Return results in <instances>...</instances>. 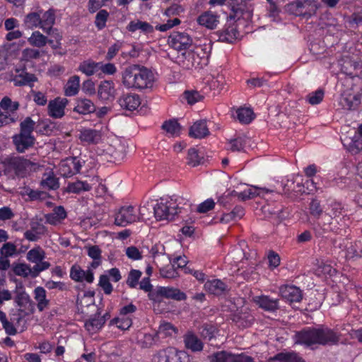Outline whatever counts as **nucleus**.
Segmentation results:
<instances>
[{
    "instance_id": "obj_56",
    "label": "nucleus",
    "mask_w": 362,
    "mask_h": 362,
    "mask_svg": "<svg viewBox=\"0 0 362 362\" xmlns=\"http://www.w3.org/2000/svg\"><path fill=\"white\" fill-rule=\"evenodd\" d=\"M324 95V90L318 89L309 93L306 97V100L312 105H318L322 101Z\"/></svg>"
},
{
    "instance_id": "obj_18",
    "label": "nucleus",
    "mask_w": 362,
    "mask_h": 362,
    "mask_svg": "<svg viewBox=\"0 0 362 362\" xmlns=\"http://www.w3.org/2000/svg\"><path fill=\"white\" fill-rule=\"evenodd\" d=\"M40 28L46 33L48 35H52L54 32L57 31L56 28H53L55 23V11L52 8H49L47 11L40 13Z\"/></svg>"
},
{
    "instance_id": "obj_27",
    "label": "nucleus",
    "mask_w": 362,
    "mask_h": 362,
    "mask_svg": "<svg viewBox=\"0 0 362 362\" xmlns=\"http://www.w3.org/2000/svg\"><path fill=\"white\" fill-rule=\"evenodd\" d=\"M305 362V360L295 352H281L270 357L267 362Z\"/></svg>"
},
{
    "instance_id": "obj_14",
    "label": "nucleus",
    "mask_w": 362,
    "mask_h": 362,
    "mask_svg": "<svg viewBox=\"0 0 362 362\" xmlns=\"http://www.w3.org/2000/svg\"><path fill=\"white\" fill-rule=\"evenodd\" d=\"M117 102L122 109L133 111L141 105V98L136 93H123Z\"/></svg>"
},
{
    "instance_id": "obj_58",
    "label": "nucleus",
    "mask_w": 362,
    "mask_h": 362,
    "mask_svg": "<svg viewBox=\"0 0 362 362\" xmlns=\"http://www.w3.org/2000/svg\"><path fill=\"white\" fill-rule=\"evenodd\" d=\"M160 274L163 278L166 279H175L178 276V272L175 264L168 265L160 269Z\"/></svg>"
},
{
    "instance_id": "obj_3",
    "label": "nucleus",
    "mask_w": 362,
    "mask_h": 362,
    "mask_svg": "<svg viewBox=\"0 0 362 362\" xmlns=\"http://www.w3.org/2000/svg\"><path fill=\"white\" fill-rule=\"evenodd\" d=\"M4 164L5 173H13L18 177H25L31 172L37 171L40 167L39 163L35 160H31L23 156L6 158L4 161Z\"/></svg>"
},
{
    "instance_id": "obj_12",
    "label": "nucleus",
    "mask_w": 362,
    "mask_h": 362,
    "mask_svg": "<svg viewBox=\"0 0 362 362\" xmlns=\"http://www.w3.org/2000/svg\"><path fill=\"white\" fill-rule=\"evenodd\" d=\"M181 355L187 358V356L173 347H168L165 349L160 350L153 356V362H182Z\"/></svg>"
},
{
    "instance_id": "obj_11",
    "label": "nucleus",
    "mask_w": 362,
    "mask_h": 362,
    "mask_svg": "<svg viewBox=\"0 0 362 362\" xmlns=\"http://www.w3.org/2000/svg\"><path fill=\"white\" fill-rule=\"evenodd\" d=\"M16 296H15L14 301L18 307V310L21 313L32 315L35 310L34 302L31 300L30 296L22 289L19 291H16Z\"/></svg>"
},
{
    "instance_id": "obj_53",
    "label": "nucleus",
    "mask_w": 362,
    "mask_h": 362,
    "mask_svg": "<svg viewBox=\"0 0 362 362\" xmlns=\"http://www.w3.org/2000/svg\"><path fill=\"white\" fill-rule=\"evenodd\" d=\"M25 194L31 201H43L49 197V194H47V192L41 190H35L30 188L26 189Z\"/></svg>"
},
{
    "instance_id": "obj_6",
    "label": "nucleus",
    "mask_w": 362,
    "mask_h": 362,
    "mask_svg": "<svg viewBox=\"0 0 362 362\" xmlns=\"http://www.w3.org/2000/svg\"><path fill=\"white\" fill-rule=\"evenodd\" d=\"M149 298L155 302L161 301L162 298L173 299L177 301L185 300L187 295L178 288L169 286L158 287L153 292L149 293Z\"/></svg>"
},
{
    "instance_id": "obj_54",
    "label": "nucleus",
    "mask_w": 362,
    "mask_h": 362,
    "mask_svg": "<svg viewBox=\"0 0 362 362\" xmlns=\"http://www.w3.org/2000/svg\"><path fill=\"white\" fill-rule=\"evenodd\" d=\"M141 272L137 269H132L129 272L127 279V284L128 286L131 288H134L136 287L139 283V280L140 279L141 276Z\"/></svg>"
},
{
    "instance_id": "obj_64",
    "label": "nucleus",
    "mask_w": 362,
    "mask_h": 362,
    "mask_svg": "<svg viewBox=\"0 0 362 362\" xmlns=\"http://www.w3.org/2000/svg\"><path fill=\"white\" fill-rule=\"evenodd\" d=\"M16 251V246L11 243H4L0 250V255L4 257L13 256Z\"/></svg>"
},
{
    "instance_id": "obj_51",
    "label": "nucleus",
    "mask_w": 362,
    "mask_h": 362,
    "mask_svg": "<svg viewBox=\"0 0 362 362\" xmlns=\"http://www.w3.org/2000/svg\"><path fill=\"white\" fill-rule=\"evenodd\" d=\"M13 271L16 275L28 277L29 275L32 276V268L25 263H18L13 265Z\"/></svg>"
},
{
    "instance_id": "obj_41",
    "label": "nucleus",
    "mask_w": 362,
    "mask_h": 362,
    "mask_svg": "<svg viewBox=\"0 0 362 362\" xmlns=\"http://www.w3.org/2000/svg\"><path fill=\"white\" fill-rule=\"evenodd\" d=\"M35 122L30 117H27L20 123V132L18 134L25 136H34L33 132L34 131Z\"/></svg>"
},
{
    "instance_id": "obj_31",
    "label": "nucleus",
    "mask_w": 362,
    "mask_h": 362,
    "mask_svg": "<svg viewBox=\"0 0 362 362\" xmlns=\"http://www.w3.org/2000/svg\"><path fill=\"white\" fill-rule=\"evenodd\" d=\"M34 298L37 302V307L39 311H43L49 305V300L47 298L46 291L42 286L34 289Z\"/></svg>"
},
{
    "instance_id": "obj_33",
    "label": "nucleus",
    "mask_w": 362,
    "mask_h": 362,
    "mask_svg": "<svg viewBox=\"0 0 362 362\" xmlns=\"http://www.w3.org/2000/svg\"><path fill=\"white\" fill-rule=\"evenodd\" d=\"M101 135L99 131L92 129H85L81 131L79 139L88 144H97L100 140Z\"/></svg>"
},
{
    "instance_id": "obj_29",
    "label": "nucleus",
    "mask_w": 362,
    "mask_h": 362,
    "mask_svg": "<svg viewBox=\"0 0 362 362\" xmlns=\"http://www.w3.org/2000/svg\"><path fill=\"white\" fill-rule=\"evenodd\" d=\"M105 323V317H100V312H97L85 323L88 332H96L100 329Z\"/></svg>"
},
{
    "instance_id": "obj_57",
    "label": "nucleus",
    "mask_w": 362,
    "mask_h": 362,
    "mask_svg": "<svg viewBox=\"0 0 362 362\" xmlns=\"http://www.w3.org/2000/svg\"><path fill=\"white\" fill-rule=\"evenodd\" d=\"M183 97L189 105H194L203 98V96L197 90H185Z\"/></svg>"
},
{
    "instance_id": "obj_24",
    "label": "nucleus",
    "mask_w": 362,
    "mask_h": 362,
    "mask_svg": "<svg viewBox=\"0 0 362 362\" xmlns=\"http://www.w3.org/2000/svg\"><path fill=\"white\" fill-rule=\"evenodd\" d=\"M272 192V190H269L265 188L252 187L247 188L240 192H235V194L237 195L238 199L241 201H245L257 196H264L265 194H268Z\"/></svg>"
},
{
    "instance_id": "obj_7",
    "label": "nucleus",
    "mask_w": 362,
    "mask_h": 362,
    "mask_svg": "<svg viewBox=\"0 0 362 362\" xmlns=\"http://www.w3.org/2000/svg\"><path fill=\"white\" fill-rule=\"evenodd\" d=\"M137 221H139L137 210L132 205L122 206L115 214V223L119 226L124 227Z\"/></svg>"
},
{
    "instance_id": "obj_8",
    "label": "nucleus",
    "mask_w": 362,
    "mask_h": 362,
    "mask_svg": "<svg viewBox=\"0 0 362 362\" xmlns=\"http://www.w3.org/2000/svg\"><path fill=\"white\" fill-rule=\"evenodd\" d=\"M85 164V160L79 157H69L59 164V173L63 177H71L78 173Z\"/></svg>"
},
{
    "instance_id": "obj_59",
    "label": "nucleus",
    "mask_w": 362,
    "mask_h": 362,
    "mask_svg": "<svg viewBox=\"0 0 362 362\" xmlns=\"http://www.w3.org/2000/svg\"><path fill=\"white\" fill-rule=\"evenodd\" d=\"M199 330L200 334L204 339L211 340L214 337L216 328L212 325L204 324L201 326Z\"/></svg>"
},
{
    "instance_id": "obj_25",
    "label": "nucleus",
    "mask_w": 362,
    "mask_h": 362,
    "mask_svg": "<svg viewBox=\"0 0 362 362\" xmlns=\"http://www.w3.org/2000/svg\"><path fill=\"white\" fill-rule=\"evenodd\" d=\"M197 22L200 25L212 30L214 29L218 23V16L211 11H206L198 17Z\"/></svg>"
},
{
    "instance_id": "obj_9",
    "label": "nucleus",
    "mask_w": 362,
    "mask_h": 362,
    "mask_svg": "<svg viewBox=\"0 0 362 362\" xmlns=\"http://www.w3.org/2000/svg\"><path fill=\"white\" fill-rule=\"evenodd\" d=\"M168 45L177 51L188 49L192 43V39L186 33L173 32L168 40Z\"/></svg>"
},
{
    "instance_id": "obj_26",
    "label": "nucleus",
    "mask_w": 362,
    "mask_h": 362,
    "mask_svg": "<svg viewBox=\"0 0 362 362\" xmlns=\"http://www.w3.org/2000/svg\"><path fill=\"white\" fill-rule=\"evenodd\" d=\"M74 111L81 115L90 114L95 111V105L90 99L80 98L76 100Z\"/></svg>"
},
{
    "instance_id": "obj_20",
    "label": "nucleus",
    "mask_w": 362,
    "mask_h": 362,
    "mask_svg": "<svg viewBox=\"0 0 362 362\" xmlns=\"http://www.w3.org/2000/svg\"><path fill=\"white\" fill-rule=\"evenodd\" d=\"M210 134L206 119L196 121L189 128V136L194 139H204Z\"/></svg>"
},
{
    "instance_id": "obj_21",
    "label": "nucleus",
    "mask_w": 362,
    "mask_h": 362,
    "mask_svg": "<svg viewBox=\"0 0 362 362\" xmlns=\"http://www.w3.org/2000/svg\"><path fill=\"white\" fill-rule=\"evenodd\" d=\"M13 144L18 153H24L33 147L35 143V136H25L16 134L12 136Z\"/></svg>"
},
{
    "instance_id": "obj_49",
    "label": "nucleus",
    "mask_w": 362,
    "mask_h": 362,
    "mask_svg": "<svg viewBox=\"0 0 362 362\" xmlns=\"http://www.w3.org/2000/svg\"><path fill=\"white\" fill-rule=\"evenodd\" d=\"M109 17V13L105 10H100L95 16V25L100 30L105 28Z\"/></svg>"
},
{
    "instance_id": "obj_61",
    "label": "nucleus",
    "mask_w": 362,
    "mask_h": 362,
    "mask_svg": "<svg viewBox=\"0 0 362 362\" xmlns=\"http://www.w3.org/2000/svg\"><path fill=\"white\" fill-rule=\"evenodd\" d=\"M98 286L102 288L106 295L112 293L113 287L110 284L109 276L107 274H102L100 276Z\"/></svg>"
},
{
    "instance_id": "obj_22",
    "label": "nucleus",
    "mask_w": 362,
    "mask_h": 362,
    "mask_svg": "<svg viewBox=\"0 0 362 362\" xmlns=\"http://www.w3.org/2000/svg\"><path fill=\"white\" fill-rule=\"evenodd\" d=\"M47 233L46 227L41 223L32 222L30 229L24 233V237L29 241L35 242Z\"/></svg>"
},
{
    "instance_id": "obj_5",
    "label": "nucleus",
    "mask_w": 362,
    "mask_h": 362,
    "mask_svg": "<svg viewBox=\"0 0 362 362\" xmlns=\"http://www.w3.org/2000/svg\"><path fill=\"white\" fill-rule=\"evenodd\" d=\"M320 5L316 0H296L287 5L288 11L307 19L316 14Z\"/></svg>"
},
{
    "instance_id": "obj_10",
    "label": "nucleus",
    "mask_w": 362,
    "mask_h": 362,
    "mask_svg": "<svg viewBox=\"0 0 362 362\" xmlns=\"http://www.w3.org/2000/svg\"><path fill=\"white\" fill-rule=\"evenodd\" d=\"M97 93L98 98L102 101L112 102L117 95V89L112 80L100 81L98 86Z\"/></svg>"
},
{
    "instance_id": "obj_38",
    "label": "nucleus",
    "mask_w": 362,
    "mask_h": 362,
    "mask_svg": "<svg viewBox=\"0 0 362 362\" xmlns=\"http://www.w3.org/2000/svg\"><path fill=\"white\" fill-rule=\"evenodd\" d=\"M218 41L233 43L238 37V33L235 28L228 27L218 33Z\"/></svg>"
},
{
    "instance_id": "obj_1",
    "label": "nucleus",
    "mask_w": 362,
    "mask_h": 362,
    "mask_svg": "<svg viewBox=\"0 0 362 362\" xmlns=\"http://www.w3.org/2000/svg\"><path fill=\"white\" fill-rule=\"evenodd\" d=\"M341 339V334L326 326L319 327H304L295 332L292 339L295 344L314 349L317 346L337 345Z\"/></svg>"
},
{
    "instance_id": "obj_39",
    "label": "nucleus",
    "mask_w": 362,
    "mask_h": 362,
    "mask_svg": "<svg viewBox=\"0 0 362 362\" xmlns=\"http://www.w3.org/2000/svg\"><path fill=\"white\" fill-rule=\"evenodd\" d=\"M80 86V78L74 75L67 81L64 87V93L66 96H73L78 93Z\"/></svg>"
},
{
    "instance_id": "obj_63",
    "label": "nucleus",
    "mask_w": 362,
    "mask_h": 362,
    "mask_svg": "<svg viewBox=\"0 0 362 362\" xmlns=\"http://www.w3.org/2000/svg\"><path fill=\"white\" fill-rule=\"evenodd\" d=\"M50 267V263L48 262H45L41 260V262H37L32 267V277H37L40 272L47 270Z\"/></svg>"
},
{
    "instance_id": "obj_30",
    "label": "nucleus",
    "mask_w": 362,
    "mask_h": 362,
    "mask_svg": "<svg viewBox=\"0 0 362 362\" xmlns=\"http://www.w3.org/2000/svg\"><path fill=\"white\" fill-rule=\"evenodd\" d=\"M40 185L45 189L56 190L59 187V179L53 172L45 173L40 182Z\"/></svg>"
},
{
    "instance_id": "obj_40",
    "label": "nucleus",
    "mask_w": 362,
    "mask_h": 362,
    "mask_svg": "<svg viewBox=\"0 0 362 362\" xmlns=\"http://www.w3.org/2000/svg\"><path fill=\"white\" fill-rule=\"evenodd\" d=\"M28 42L33 47L41 48L47 44V37L40 31H34L30 37L28 38Z\"/></svg>"
},
{
    "instance_id": "obj_36",
    "label": "nucleus",
    "mask_w": 362,
    "mask_h": 362,
    "mask_svg": "<svg viewBox=\"0 0 362 362\" xmlns=\"http://www.w3.org/2000/svg\"><path fill=\"white\" fill-rule=\"evenodd\" d=\"M78 70L87 76H93L99 71V62L90 59L83 61L80 64Z\"/></svg>"
},
{
    "instance_id": "obj_2",
    "label": "nucleus",
    "mask_w": 362,
    "mask_h": 362,
    "mask_svg": "<svg viewBox=\"0 0 362 362\" xmlns=\"http://www.w3.org/2000/svg\"><path fill=\"white\" fill-rule=\"evenodd\" d=\"M122 83L128 89L143 90L151 88L154 83L153 72L144 66L132 64L122 71Z\"/></svg>"
},
{
    "instance_id": "obj_4",
    "label": "nucleus",
    "mask_w": 362,
    "mask_h": 362,
    "mask_svg": "<svg viewBox=\"0 0 362 362\" xmlns=\"http://www.w3.org/2000/svg\"><path fill=\"white\" fill-rule=\"evenodd\" d=\"M177 199L161 198L153 207L155 217L158 221L173 220L175 216L182 213L183 207L180 206Z\"/></svg>"
},
{
    "instance_id": "obj_60",
    "label": "nucleus",
    "mask_w": 362,
    "mask_h": 362,
    "mask_svg": "<svg viewBox=\"0 0 362 362\" xmlns=\"http://www.w3.org/2000/svg\"><path fill=\"white\" fill-rule=\"evenodd\" d=\"M254 318L249 314L235 315L233 317V321L238 324L239 326L244 327H249L252 325Z\"/></svg>"
},
{
    "instance_id": "obj_37",
    "label": "nucleus",
    "mask_w": 362,
    "mask_h": 362,
    "mask_svg": "<svg viewBox=\"0 0 362 362\" xmlns=\"http://www.w3.org/2000/svg\"><path fill=\"white\" fill-rule=\"evenodd\" d=\"M40 13H42V10L28 13L23 20L25 26L29 29H33L37 27L40 28V24L42 23L40 20Z\"/></svg>"
},
{
    "instance_id": "obj_15",
    "label": "nucleus",
    "mask_w": 362,
    "mask_h": 362,
    "mask_svg": "<svg viewBox=\"0 0 362 362\" xmlns=\"http://www.w3.org/2000/svg\"><path fill=\"white\" fill-rule=\"evenodd\" d=\"M68 100L64 98H56L49 102L48 115L53 118H62L64 115V109Z\"/></svg>"
},
{
    "instance_id": "obj_35",
    "label": "nucleus",
    "mask_w": 362,
    "mask_h": 362,
    "mask_svg": "<svg viewBox=\"0 0 362 362\" xmlns=\"http://www.w3.org/2000/svg\"><path fill=\"white\" fill-rule=\"evenodd\" d=\"M127 29L132 33L139 30L145 34L153 33L154 31L153 27L150 23L141 21H131L128 24Z\"/></svg>"
},
{
    "instance_id": "obj_13",
    "label": "nucleus",
    "mask_w": 362,
    "mask_h": 362,
    "mask_svg": "<svg viewBox=\"0 0 362 362\" xmlns=\"http://www.w3.org/2000/svg\"><path fill=\"white\" fill-rule=\"evenodd\" d=\"M70 278L76 282L86 281L91 284L94 281V274L90 268L85 271L79 265L74 264L70 269Z\"/></svg>"
},
{
    "instance_id": "obj_43",
    "label": "nucleus",
    "mask_w": 362,
    "mask_h": 362,
    "mask_svg": "<svg viewBox=\"0 0 362 362\" xmlns=\"http://www.w3.org/2000/svg\"><path fill=\"white\" fill-rule=\"evenodd\" d=\"M236 117L242 124H249L255 118L254 112L250 108L240 107L236 111Z\"/></svg>"
},
{
    "instance_id": "obj_50",
    "label": "nucleus",
    "mask_w": 362,
    "mask_h": 362,
    "mask_svg": "<svg viewBox=\"0 0 362 362\" xmlns=\"http://www.w3.org/2000/svg\"><path fill=\"white\" fill-rule=\"evenodd\" d=\"M187 54L189 59H192V66H194L200 64L199 60L205 57L206 53L204 52L202 47H197L195 50L188 52Z\"/></svg>"
},
{
    "instance_id": "obj_45",
    "label": "nucleus",
    "mask_w": 362,
    "mask_h": 362,
    "mask_svg": "<svg viewBox=\"0 0 362 362\" xmlns=\"http://www.w3.org/2000/svg\"><path fill=\"white\" fill-rule=\"evenodd\" d=\"M26 258L29 262L35 264L45 258V252L38 246L29 250L26 255Z\"/></svg>"
},
{
    "instance_id": "obj_62",
    "label": "nucleus",
    "mask_w": 362,
    "mask_h": 362,
    "mask_svg": "<svg viewBox=\"0 0 362 362\" xmlns=\"http://www.w3.org/2000/svg\"><path fill=\"white\" fill-rule=\"evenodd\" d=\"M66 217V212L62 206H56L53 210V214H49L45 216L47 222H51V218H57V220H63Z\"/></svg>"
},
{
    "instance_id": "obj_34",
    "label": "nucleus",
    "mask_w": 362,
    "mask_h": 362,
    "mask_svg": "<svg viewBox=\"0 0 362 362\" xmlns=\"http://www.w3.org/2000/svg\"><path fill=\"white\" fill-rule=\"evenodd\" d=\"M92 189L91 185L86 181L77 180L73 182H69L65 189L67 193L79 194L82 192H88Z\"/></svg>"
},
{
    "instance_id": "obj_19",
    "label": "nucleus",
    "mask_w": 362,
    "mask_h": 362,
    "mask_svg": "<svg viewBox=\"0 0 362 362\" xmlns=\"http://www.w3.org/2000/svg\"><path fill=\"white\" fill-rule=\"evenodd\" d=\"M339 103L344 110H356L361 104V95L344 93L340 97Z\"/></svg>"
},
{
    "instance_id": "obj_48",
    "label": "nucleus",
    "mask_w": 362,
    "mask_h": 362,
    "mask_svg": "<svg viewBox=\"0 0 362 362\" xmlns=\"http://www.w3.org/2000/svg\"><path fill=\"white\" fill-rule=\"evenodd\" d=\"M20 104L17 101H12L8 96H4L0 102V107L4 110L14 112L19 108Z\"/></svg>"
},
{
    "instance_id": "obj_42",
    "label": "nucleus",
    "mask_w": 362,
    "mask_h": 362,
    "mask_svg": "<svg viewBox=\"0 0 362 362\" xmlns=\"http://www.w3.org/2000/svg\"><path fill=\"white\" fill-rule=\"evenodd\" d=\"M244 214V209L240 206H237L230 212L223 214L221 221L227 223L241 218Z\"/></svg>"
},
{
    "instance_id": "obj_28",
    "label": "nucleus",
    "mask_w": 362,
    "mask_h": 362,
    "mask_svg": "<svg viewBox=\"0 0 362 362\" xmlns=\"http://www.w3.org/2000/svg\"><path fill=\"white\" fill-rule=\"evenodd\" d=\"M185 346L193 352L201 351L204 344L202 341L193 333L189 332L184 336Z\"/></svg>"
},
{
    "instance_id": "obj_55",
    "label": "nucleus",
    "mask_w": 362,
    "mask_h": 362,
    "mask_svg": "<svg viewBox=\"0 0 362 362\" xmlns=\"http://www.w3.org/2000/svg\"><path fill=\"white\" fill-rule=\"evenodd\" d=\"M110 325H116L119 329L127 330L132 326V321L129 317H115L110 321Z\"/></svg>"
},
{
    "instance_id": "obj_32",
    "label": "nucleus",
    "mask_w": 362,
    "mask_h": 362,
    "mask_svg": "<svg viewBox=\"0 0 362 362\" xmlns=\"http://www.w3.org/2000/svg\"><path fill=\"white\" fill-rule=\"evenodd\" d=\"M37 78L33 74L28 72H23L16 76L13 78L14 86H23L28 85L30 87H33V82L37 81Z\"/></svg>"
},
{
    "instance_id": "obj_16",
    "label": "nucleus",
    "mask_w": 362,
    "mask_h": 362,
    "mask_svg": "<svg viewBox=\"0 0 362 362\" xmlns=\"http://www.w3.org/2000/svg\"><path fill=\"white\" fill-rule=\"evenodd\" d=\"M279 292L282 298L290 303H299L303 298L301 290L295 286H283Z\"/></svg>"
},
{
    "instance_id": "obj_47",
    "label": "nucleus",
    "mask_w": 362,
    "mask_h": 362,
    "mask_svg": "<svg viewBox=\"0 0 362 362\" xmlns=\"http://www.w3.org/2000/svg\"><path fill=\"white\" fill-rule=\"evenodd\" d=\"M209 358L211 362H233V354L226 351H221L213 354Z\"/></svg>"
},
{
    "instance_id": "obj_23",
    "label": "nucleus",
    "mask_w": 362,
    "mask_h": 362,
    "mask_svg": "<svg viewBox=\"0 0 362 362\" xmlns=\"http://www.w3.org/2000/svg\"><path fill=\"white\" fill-rule=\"evenodd\" d=\"M204 288L211 294L221 296L225 294L228 291V286L220 279L208 280L204 284Z\"/></svg>"
},
{
    "instance_id": "obj_46",
    "label": "nucleus",
    "mask_w": 362,
    "mask_h": 362,
    "mask_svg": "<svg viewBox=\"0 0 362 362\" xmlns=\"http://www.w3.org/2000/svg\"><path fill=\"white\" fill-rule=\"evenodd\" d=\"M187 164L195 167L203 163L204 157L199 154V152L195 148H190L187 153Z\"/></svg>"
},
{
    "instance_id": "obj_17",
    "label": "nucleus",
    "mask_w": 362,
    "mask_h": 362,
    "mask_svg": "<svg viewBox=\"0 0 362 362\" xmlns=\"http://www.w3.org/2000/svg\"><path fill=\"white\" fill-rule=\"evenodd\" d=\"M255 303L265 311L274 313L280 308L279 300L269 296L262 295L254 298Z\"/></svg>"
},
{
    "instance_id": "obj_52",
    "label": "nucleus",
    "mask_w": 362,
    "mask_h": 362,
    "mask_svg": "<svg viewBox=\"0 0 362 362\" xmlns=\"http://www.w3.org/2000/svg\"><path fill=\"white\" fill-rule=\"evenodd\" d=\"M247 138L245 136H239L229 141V148L233 151H240L243 150L246 144Z\"/></svg>"
},
{
    "instance_id": "obj_44",
    "label": "nucleus",
    "mask_w": 362,
    "mask_h": 362,
    "mask_svg": "<svg viewBox=\"0 0 362 362\" xmlns=\"http://www.w3.org/2000/svg\"><path fill=\"white\" fill-rule=\"evenodd\" d=\"M162 129L166 131L167 133L171 136H178L181 131V126L175 119H170L165 121L163 125Z\"/></svg>"
}]
</instances>
